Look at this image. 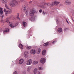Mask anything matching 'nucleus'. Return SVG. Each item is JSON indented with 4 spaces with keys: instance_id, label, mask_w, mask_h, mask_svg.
I'll return each instance as SVG.
<instances>
[{
    "instance_id": "nucleus-1",
    "label": "nucleus",
    "mask_w": 74,
    "mask_h": 74,
    "mask_svg": "<svg viewBox=\"0 0 74 74\" xmlns=\"http://www.w3.org/2000/svg\"><path fill=\"white\" fill-rule=\"evenodd\" d=\"M18 5V3L17 1L15 0H13L12 2L10 4V6L11 7H15L16 5Z\"/></svg>"
},
{
    "instance_id": "nucleus-2",
    "label": "nucleus",
    "mask_w": 74,
    "mask_h": 74,
    "mask_svg": "<svg viewBox=\"0 0 74 74\" xmlns=\"http://www.w3.org/2000/svg\"><path fill=\"white\" fill-rule=\"evenodd\" d=\"M38 12V11H36V9L34 8H33L32 10L29 12V15L30 16H33V15H34V13H37Z\"/></svg>"
},
{
    "instance_id": "nucleus-3",
    "label": "nucleus",
    "mask_w": 74,
    "mask_h": 74,
    "mask_svg": "<svg viewBox=\"0 0 74 74\" xmlns=\"http://www.w3.org/2000/svg\"><path fill=\"white\" fill-rule=\"evenodd\" d=\"M32 60L31 59H28L25 62L26 65H30L32 63Z\"/></svg>"
},
{
    "instance_id": "nucleus-4",
    "label": "nucleus",
    "mask_w": 74,
    "mask_h": 74,
    "mask_svg": "<svg viewBox=\"0 0 74 74\" xmlns=\"http://www.w3.org/2000/svg\"><path fill=\"white\" fill-rule=\"evenodd\" d=\"M4 12H6L5 13V15H7L8 14H11L12 13V10L11 9L9 10L8 11H7V10H6L5 9H4Z\"/></svg>"
},
{
    "instance_id": "nucleus-5",
    "label": "nucleus",
    "mask_w": 74,
    "mask_h": 74,
    "mask_svg": "<svg viewBox=\"0 0 74 74\" xmlns=\"http://www.w3.org/2000/svg\"><path fill=\"white\" fill-rule=\"evenodd\" d=\"M28 54H29V53L28 52V51H26L24 53V56L26 58H27V57L29 56H28Z\"/></svg>"
},
{
    "instance_id": "nucleus-6",
    "label": "nucleus",
    "mask_w": 74,
    "mask_h": 74,
    "mask_svg": "<svg viewBox=\"0 0 74 74\" xmlns=\"http://www.w3.org/2000/svg\"><path fill=\"white\" fill-rule=\"evenodd\" d=\"M46 61V60L44 58H42L40 60V62L41 63L44 64L45 62Z\"/></svg>"
},
{
    "instance_id": "nucleus-7",
    "label": "nucleus",
    "mask_w": 74,
    "mask_h": 74,
    "mask_svg": "<svg viewBox=\"0 0 74 74\" xmlns=\"http://www.w3.org/2000/svg\"><path fill=\"white\" fill-rule=\"evenodd\" d=\"M30 53L31 54H32L34 55V54H35L36 53V50H35L32 49L30 51Z\"/></svg>"
},
{
    "instance_id": "nucleus-8",
    "label": "nucleus",
    "mask_w": 74,
    "mask_h": 74,
    "mask_svg": "<svg viewBox=\"0 0 74 74\" xmlns=\"http://www.w3.org/2000/svg\"><path fill=\"white\" fill-rule=\"evenodd\" d=\"M24 61L23 59H20L19 61V64H21L23 63V61Z\"/></svg>"
},
{
    "instance_id": "nucleus-9",
    "label": "nucleus",
    "mask_w": 74,
    "mask_h": 74,
    "mask_svg": "<svg viewBox=\"0 0 74 74\" xmlns=\"http://www.w3.org/2000/svg\"><path fill=\"white\" fill-rule=\"evenodd\" d=\"M43 4L45 5H47V6H49L51 5V4L49 3L44 2L43 3Z\"/></svg>"
},
{
    "instance_id": "nucleus-10",
    "label": "nucleus",
    "mask_w": 74,
    "mask_h": 74,
    "mask_svg": "<svg viewBox=\"0 0 74 74\" xmlns=\"http://www.w3.org/2000/svg\"><path fill=\"white\" fill-rule=\"evenodd\" d=\"M38 7H39L40 8H46V6L45 5H38Z\"/></svg>"
},
{
    "instance_id": "nucleus-11",
    "label": "nucleus",
    "mask_w": 74,
    "mask_h": 74,
    "mask_svg": "<svg viewBox=\"0 0 74 74\" xmlns=\"http://www.w3.org/2000/svg\"><path fill=\"white\" fill-rule=\"evenodd\" d=\"M38 71V69L37 68H35L34 71V74H36Z\"/></svg>"
},
{
    "instance_id": "nucleus-12",
    "label": "nucleus",
    "mask_w": 74,
    "mask_h": 74,
    "mask_svg": "<svg viewBox=\"0 0 74 74\" xmlns=\"http://www.w3.org/2000/svg\"><path fill=\"white\" fill-rule=\"evenodd\" d=\"M66 4H67V5H70V4L71 3V2L68 0L66 1Z\"/></svg>"
},
{
    "instance_id": "nucleus-13",
    "label": "nucleus",
    "mask_w": 74,
    "mask_h": 74,
    "mask_svg": "<svg viewBox=\"0 0 74 74\" xmlns=\"http://www.w3.org/2000/svg\"><path fill=\"white\" fill-rule=\"evenodd\" d=\"M58 32L59 33H61L62 32V28H59L58 29Z\"/></svg>"
},
{
    "instance_id": "nucleus-14",
    "label": "nucleus",
    "mask_w": 74,
    "mask_h": 74,
    "mask_svg": "<svg viewBox=\"0 0 74 74\" xmlns=\"http://www.w3.org/2000/svg\"><path fill=\"white\" fill-rule=\"evenodd\" d=\"M54 4L56 5H58L60 4V2L58 1H55L54 2Z\"/></svg>"
},
{
    "instance_id": "nucleus-15",
    "label": "nucleus",
    "mask_w": 74,
    "mask_h": 74,
    "mask_svg": "<svg viewBox=\"0 0 74 74\" xmlns=\"http://www.w3.org/2000/svg\"><path fill=\"white\" fill-rule=\"evenodd\" d=\"M19 48H21V49H23V45L21 44H19Z\"/></svg>"
},
{
    "instance_id": "nucleus-16",
    "label": "nucleus",
    "mask_w": 74,
    "mask_h": 74,
    "mask_svg": "<svg viewBox=\"0 0 74 74\" xmlns=\"http://www.w3.org/2000/svg\"><path fill=\"white\" fill-rule=\"evenodd\" d=\"M9 32V29L8 28H6L5 29V30L3 31V33H4V32Z\"/></svg>"
},
{
    "instance_id": "nucleus-17",
    "label": "nucleus",
    "mask_w": 74,
    "mask_h": 74,
    "mask_svg": "<svg viewBox=\"0 0 74 74\" xmlns=\"http://www.w3.org/2000/svg\"><path fill=\"white\" fill-rule=\"evenodd\" d=\"M23 25L24 27H25V26H26L27 25V23H26L25 22H23Z\"/></svg>"
},
{
    "instance_id": "nucleus-18",
    "label": "nucleus",
    "mask_w": 74,
    "mask_h": 74,
    "mask_svg": "<svg viewBox=\"0 0 74 74\" xmlns=\"http://www.w3.org/2000/svg\"><path fill=\"white\" fill-rule=\"evenodd\" d=\"M41 52V49H37V52L38 54L40 53Z\"/></svg>"
},
{
    "instance_id": "nucleus-19",
    "label": "nucleus",
    "mask_w": 74,
    "mask_h": 74,
    "mask_svg": "<svg viewBox=\"0 0 74 74\" xmlns=\"http://www.w3.org/2000/svg\"><path fill=\"white\" fill-rule=\"evenodd\" d=\"M46 54V51H45V50H44L42 51V55H45Z\"/></svg>"
},
{
    "instance_id": "nucleus-20",
    "label": "nucleus",
    "mask_w": 74,
    "mask_h": 74,
    "mask_svg": "<svg viewBox=\"0 0 74 74\" xmlns=\"http://www.w3.org/2000/svg\"><path fill=\"white\" fill-rule=\"evenodd\" d=\"M22 7L24 11H26V6L25 5H23L22 6Z\"/></svg>"
},
{
    "instance_id": "nucleus-21",
    "label": "nucleus",
    "mask_w": 74,
    "mask_h": 74,
    "mask_svg": "<svg viewBox=\"0 0 74 74\" xmlns=\"http://www.w3.org/2000/svg\"><path fill=\"white\" fill-rule=\"evenodd\" d=\"M71 12L72 14V15L73 16H74V10L72 9L71 10Z\"/></svg>"
},
{
    "instance_id": "nucleus-22",
    "label": "nucleus",
    "mask_w": 74,
    "mask_h": 74,
    "mask_svg": "<svg viewBox=\"0 0 74 74\" xmlns=\"http://www.w3.org/2000/svg\"><path fill=\"white\" fill-rule=\"evenodd\" d=\"M34 64H37L38 63V61H33Z\"/></svg>"
},
{
    "instance_id": "nucleus-23",
    "label": "nucleus",
    "mask_w": 74,
    "mask_h": 74,
    "mask_svg": "<svg viewBox=\"0 0 74 74\" xmlns=\"http://www.w3.org/2000/svg\"><path fill=\"white\" fill-rule=\"evenodd\" d=\"M35 19L34 17H32L31 18V20L32 21H34Z\"/></svg>"
},
{
    "instance_id": "nucleus-24",
    "label": "nucleus",
    "mask_w": 74,
    "mask_h": 74,
    "mask_svg": "<svg viewBox=\"0 0 74 74\" xmlns=\"http://www.w3.org/2000/svg\"><path fill=\"white\" fill-rule=\"evenodd\" d=\"M31 48H32L31 46H28L27 47V49H30Z\"/></svg>"
},
{
    "instance_id": "nucleus-25",
    "label": "nucleus",
    "mask_w": 74,
    "mask_h": 74,
    "mask_svg": "<svg viewBox=\"0 0 74 74\" xmlns=\"http://www.w3.org/2000/svg\"><path fill=\"white\" fill-rule=\"evenodd\" d=\"M31 69V66H29L27 69L28 71H29L30 70V69Z\"/></svg>"
},
{
    "instance_id": "nucleus-26",
    "label": "nucleus",
    "mask_w": 74,
    "mask_h": 74,
    "mask_svg": "<svg viewBox=\"0 0 74 74\" xmlns=\"http://www.w3.org/2000/svg\"><path fill=\"white\" fill-rule=\"evenodd\" d=\"M48 42H47V43L44 44L43 45H44V46H45V47H47V45H48Z\"/></svg>"
},
{
    "instance_id": "nucleus-27",
    "label": "nucleus",
    "mask_w": 74,
    "mask_h": 74,
    "mask_svg": "<svg viewBox=\"0 0 74 74\" xmlns=\"http://www.w3.org/2000/svg\"><path fill=\"white\" fill-rule=\"evenodd\" d=\"M10 27H11L12 28H14V25H12V24H11L10 25Z\"/></svg>"
},
{
    "instance_id": "nucleus-28",
    "label": "nucleus",
    "mask_w": 74,
    "mask_h": 74,
    "mask_svg": "<svg viewBox=\"0 0 74 74\" xmlns=\"http://www.w3.org/2000/svg\"><path fill=\"white\" fill-rule=\"evenodd\" d=\"M38 69L39 70H42V69H43L42 67H38Z\"/></svg>"
},
{
    "instance_id": "nucleus-29",
    "label": "nucleus",
    "mask_w": 74,
    "mask_h": 74,
    "mask_svg": "<svg viewBox=\"0 0 74 74\" xmlns=\"http://www.w3.org/2000/svg\"><path fill=\"white\" fill-rule=\"evenodd\" d=\"M5 7L7 9H8H8H9V8H8V5H7L5 4Z\"/></svg>"
},
{
    "instance_id": "nucleus-30",
    "label": "nucleus",
    "mask_w": 74,
    "mask_h": 74,
    "mask_svg": "<svg viewBox=\"0 0 74 74\" xmlns=\"http://www.w3.org/2000/svg\"><path fill=\"white\" fill-rule=\"evenodd\" d=\"M68 30V28H65L64 29V32H66Z\"/></svg>"
},
{
    "instance_id": "nucleus-31",
    "label": "nucleus",
    "mask_w": 74,
    "mask_h": 74,
    "mask_svg": "<svg viewBox=\"0 0 74 74\" xmlns=\"http://www.w3.org/2000/svg\"><path fill=\"white\" fill-rule=\"evenodd\" d=\"M2 3H5L7 2V1L5 0H2Z\"/></svg>"
},
{
    "instance_id": "nucleus-32",
    "label": "nucleus",
    "mask_w": 74,
    "mask_h": 74,
    "mask_svg": "<svg viewBox=\"0 0 74 74\" xmlns=\"http://www.w3.org/2000/svg\"><path fill=\"white\" fill-rule=\"evenodd\" d=\"M13 74H18V73H17V72L16 71H14L13 73Z\"/></svg>"
},
{
    "instance_id": "nucleus-33",
    "label": "nucleus",
    "mask_w": 74,
    "mask_h": 74,
    "mask_svg": "<svg viewBox=\"0 0 74 74\" xmlns=\"http://www.w3.org/2000/svg\"><path fill=\"white\" fill-rule=\"evenodd\" d=\"M3 11H0V14L1 15L2 14H3Z\"/></svg>"
},
{
    "instance_id": "nucleus-34",
    "label": "nucleus",
    "mask_w": 74,
    "mask_h": 74,
    "mask_svg": "<svg viewBox=\"0 0 74 74\" xmlns=\"http://www.w3.org/2000/svg\"><path fill=\"white\" fill-rule=\"evenodd\" d=\"M45 14H47V12H45L44 11L43 12V15H45Z\"/></svg>"
},
{
    "instance_id": "nucleus-35",
    "label": "nucleus",
    "mask_w": 74,
    "mask_h": 74,
    "mask_svg": "<svg viewBox=\"0 0 74 74\" xmlns=\"http://www.w3.org/2000/svg\"><path fill=\"white\" fill-rule=\"evenodd\" d=\"M17 18L18 20H19V15L17 16Z\"/></svg>"
},
{
    "instance_id": "nucleus-36",
    "label": "nucleus",
    "mask_w": 74,
    "mask_h": 74,
    "mask_svg": "<svg viewBox=\"0 0 74 74\" xmlns=\"http://www.w3.org/2000/svg\"><path fill=\"white\" fill-rule=\"evenodd\" d=\"M6 22H7L8 23H10V21H8V19L6 21Z\"/></svg>"
},
{
    "instance_id": "nucleus-37",
    "label": "nucleus",
    "mask_w": 74,
    "mask_h": 74,
    "mask_svg": "<svg viewBox=\"0 0 74 74\" xmlns=\"http://www.w3.org/2000/svg\"><path fill=\"white\" fill-rule=\"evenodd\" d=\"M23 74H26V71H24L23 72Z\"/></svg>"
},
{
    "instance_id": "nucleus-38",
    "label": "nucleus",
    "mask_w": 74,
    "mask_h": 74,
    "mask_svg": "<svg viewBox=\"0 0 74 74\" xmlns=\"http://www.w3.org/2000/svg\"><path fill=\"white\" fill-rule=\"evenodd\" d=\"M42 10H39V12L40 13H41V12H42Z\"/></svg>"
},
{
    "instance_id": "nucleus-39",
    "label": "nucleus",
    "mask_w": 74,
    "mask_h": 74,
    "mask_svg": "<svg viewBox=\"0 0 74 74\" xmlns=\"http://www.w3.org/2000/svg\"><path fill=\"white\" fill-rule=\"evenodd\" d=\"M55 42H56V41H55L52 42V44H55Z\"/></svg>"
},
{
    "instance_id": "nucleus-40",
    "label": "nucleus",
    "mask_w": 74,
    "mask_h": 74,
    "mask_svg": "<svg viewBox=\"0 0 74 74\" xmlns=\"http://www.w3.org/2000/svg\"><path fill=\"white\" fill-rule=\"evenodd\" d=\"M2 9H3L2 8H0V11H2Z\"/></svg>"
},
{
    "instance_id": "nucleus-41",
    "label": "nucleus",
    "mask_w": 74,
    "mask_h": 74,
    "mask_svg": "<svg viewBox=\"0 0 74 74\" xmlns=\"http://www.w3.org/2000/svg\"><path fill=\"white\" fill-rule=\"evenodd\" d=\"M53 4H50V6H53Z\"/></svg>"
},
{
    "instance_id": "nucleus-42",
    "label": "nucleus",
    "mask_w": 74,
    "mask_h": 74,
    "mask_svg": "<svg viewBox=\"0 0 74 74\" xmlns=\"http://www.w3.org/2000/svg\"><path fill=\"white\" fill-rule=\"evenodd\" d=\"M26 15H27L28 14V13L27 12V11H26Z\"/></svg>"
},
{
    "instance_id": "nucleus-43",
    "label": "nucleus",
    "mask_w": 74,
    "mask_h": 74,
    "mask_svg": "<svg viewBox=\"0 0 74 74\" xmlns=\"http://www.w3.org/2000/svg\"><path fill=\"white\" fill-rule=\"evenodd\" d=\"M56 22H57V23H58V20H57V19H56Z\"/></svg>"
},
{
    "instance_id": "nucleus-44",
    "label": "nucleus",
    "mask_w": 74,
    "mask_h": 74,
    "mask_svg": "<svg viewBox=\"0 0 74 74\" xmlns=\"http://www.w3.org/2000/svg\"><path fill=\"white\" fill-rule=\"evenodd\" d=\"M66 22L68 23H69V22H68V21H67V20L66 19Z\"/></svg>"
},
{
    "instance_id": "nucleus-45",
    "label": "nucleus",
    "mask_w": 74,
    "mask_h": 74,
    "mask_svg": "<svg viewBox=\"0 0 74 74\" xmlns=\"http://www.w3.org/2000/svg\"><path fill=\"white\" fill-rule=\"evenodd\" d=\"M2 29H0V32H2Z\"/></svg>"
},
{
    "instance_id": "nucleus-46",
    "label": "nucleus",
    "mask_w": 74,
    "mask_h": 74,
    "mask_svg": "<svg viewBox=\"0 0 74 74\" xmlns=\"http://www.w3.org/2000/svg\"><path fill=\"white\" fill-rule=\"evenodd\" d=\"M38 74H40V72H38Z\"/></svg>"
},
{
    "instance_id": "nucleus-47",
    "label": "nucleus",
    "mask_w": 74,
    "mask_h": 74,
    "mask_svg": "<svg viewBox=\"0 0 74 74\" xmlns=\"http://www.w3.org/2000/svg\"><path fill=\"white\" fill-rule=\"evenodd\" d=\"M32 3V1H30V2H29L30 4H31V3Z\"/></svg>"
},
{
    "instance_id": "nucleus-48",
    "label": "nucleus",
    "mask_w": 74,
    "mask_h": 74,
    "mask_svg": "<svg viewBox=\"0 0 74 74\" xmlns=\"http://www.w3.org/2000/svg\"><path fill=\"white\" fill-rule=\"evenodd\" d=\"M11 18H9L8 17L7 18V19H10Z\"/></svg>"
},
{
    "instance_id": "nucleus-49",
    "label": "nucleus",
    "mask_w": 74,
    "mask_h": 74,
    "mask_svg": "<svg viewBox=\"0 0 74 74\" xmlns=\"http://www.w3.org/2000/svg\"><path fill=\"white\" fill-rule=\"evenodd\" d=\"M3 17H4V16L3 15L2 16V18H3Z\"/></svg>"
},
{
    "instance_id": "nucleus-50",
    "label": "nucleus",
    "mask_w": 74,
    "mask_h": 74,
    "mask_svg": "<svg viewBox=\"0 0 74 74\" xmlns=\"http://www.w3.org/2000/svg\"><path fill=\"white\" fill-rule=\"evenodd\" d=\"M71 19H72V20H73V17H71Z\"/></svg>"
},
{
    "instance_id": "nucleus-51",
    "label": "nucleus",
    "mask_w": 74,
    "mask_h": 74,
    "mask_svg": "<svg viewBox=\"0 0 74 74\" xmlns=\"http://www.w3.org/2000/svg\"><path fill=\"white\" fill-rule=\"evenodd\" d=\"M21 1H23V0H20Z\"/></svg>"
},
{
    "instance_id": "nucleus-52",
    "label": "nucleus",
    "mask_w": 74,
    "mask_h": 74,
    "mask_svg": "<svg viewBox=\"0 0 74 74\" xmlns=\"http://www.w3.org/2000/svg\"><path fill=\"white\" fill-rule=\"evenodd\" d=\"M1 16V14H0V16Z\"/></svg>"
},
{
    "instance_id": "nucleus-53",
    "label": "nucleus",
    "mask_w": 74,
    "mask_h": 74,
    "mask_svg": "<svg viewBox=\"0 0 74 74\" xmlns=\"http://www.w3.org/2000/svg\"><path fill=\"white\" fill-rule=\"evenodd\" d=\"M73 20V22H74V20H73H73Z\"/></svg>"
}]
</instances>
